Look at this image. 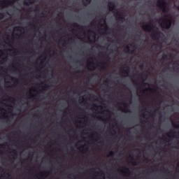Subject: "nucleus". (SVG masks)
Here are the masks:
<instances>
[{"label": "nucleus", "instance_id": "nucleus-1", "mask_svg": "<svg viewBox=\"0 0 179 179\" xmlns=\"http://www.w3.org/2000/svg\"><path fill=\"white\" fill-rule=\"evenodd\" d=\"M162 26L164 29H170L171 27V16L167 15L164 18L162 22Z\"/></svg>", "mask_w": 179, "mask_h": 179}, {"label": "nucleus", "instance_id": "nucleus-2", "mask_svg": "<svg viewBox=\"0 0 179 179\" xmlns=\"http://www.w3.org/2000/svg\"><path fill=\"white\" fill-rule=\"evenodd\" d=\"M157 6L159 8H163V12H166V6H167V3H166V1L164 0H159L157 2Z\"/></svg>", "mask_w": 179, "mask_h": 179}, {"label": "nucleus", "instance_id": "nucleus-3", "mask_svg": "<svg viewBox=\"0 0 179 179\" xmlns=\"http://www.w3.org/2000/svg\"><path fill=\"white\" fill-rule=\"evenodd\" d=\"M143 29L146 31H152V28L151 25H143Z\"/></svg>", "mask_w": 179, "mask_h": 179}, {"label": "nucleus", "instance_id": "nucleus-4", "mask_svg": "<svg viewBox=\"0 0 179 179\" xmlns=\"http://www.w3.org/2000/svg\"><path fill=\"white\" fill-rule=\"evenodd\" d=\"M17 29V28L14 29V34H15V32L16 31Z\"/></svg>", "mask_w": 179, "mask_h": 179}, {"label": "nucleus", "instance_id": "nucleus-5", "mask_svg": "<svg viewBox=\"0 0 179 179\" xmlns=\"http://www.w3.org/2000/svg\"><path fill=\"white\" fill-rule=\"evenodd\" d=\"M88 2H90L91 0H87Z\"/></svg>", "mask_w": 179, "mask_h": 179}]
</instances>
